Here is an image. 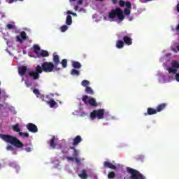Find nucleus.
Listing matches in <instances>:
<instances>
[{"label":"nucleus","instance_id":"37","mask_svg":"<svg viewBox=\"0 0 179 179\" xmlns=\"http://www.w3.org/2000/svg\"><path fill=\"white\" fill-rule=\"evenodd\" d=\"M124 15H126L127 16L131 15V10H129V8H125Z\"/></svg>","mask_w":179,"mask_h":179},{"label":"nucleus","instance_id":"53","mask_svg":"<svg viewBox=\"0 0 179 179\" xmlns=\"http://www.w3.org/2000/svg\"><path fill=\"white\" fill-rule=\"evenodd\" d=\"M62 153H64V154L68 153V150H66V151H65V150H62Z\"/></svg>","mask_w":179,"mask_h":179},{"label":"nucleus","instance_id":"20","mask_svg":"<svg viewBox=\"0 0 179 179\" xmlns=\"http://www.w3.org/2000/svg\"><path fill=\"white\" fill-rule=\"evenodd\" d=\"M50 148H52V149H55V148H57V143H55V136H53L50 139Z\"/></svg>","mask_w":179,"mask_h":179},{"label":"nucleus","instance_id":"18","mask_svg":"<svg viewBox=\"0 0 179 179\" xmlns=\"http://www.w3.org/2000/svg\"><path fill=\"white\" fill-rule=\"evenodd\" d=\"M72 66L74 67L75 69H80L82 68V64L79 62H72Z\"/></svg>","mask_w":179,"mask_h":179},{"label":"nucleus","instance_id":"43","mask_svg":"<svg viewBox=\"0 0 179 179\" xmlns=\"http://www.w3.org/2000/svg\"><path fill=\"white\" fill-rule=\"evenodd\" d=\"M75 162L77 163V164H80V159L78 157L74 158Z\"/></svg>","mask_w":179,"mask_h":179},{"label":"nucleus","instance_id":"23","mask_svg":"<svg viewBox=\"0 0 179 179\" xmlns=\"http://www.w3.org/2000/svg\"><path fill=\"white\" fill-rule=\"evenodd\" d=\"M35 72L38 73V75H40V73H43V72H44V71L43 70V64L41 65V66L40 65L36 66Z\"/></svg>","mask_w":179,"mask_h":179},{"label":"nucleus","instance_id":"41","mask_svg":"<svg viewBox=\"0 0 179 179\" xmlns=\"http://www.w3.org/2000/svg\"><path fill=\"white\" fill-rule=\"evenodd\" d=\"M67 15H73V16H78V15L76 14V13H73L71 10H68L67 11Z\"/></svg>","mask_w":179,"mask_h":179},{"label":"nucleus","instance_id":"13","mask_svg":"<svg viewBox=\"0 0 179 179\" xmlns=\"http://www.w3.org/2000/svg\"><path fill=\"white\" fill-rule=\"evenodd\" d=\"M154 114H157V109L153 108H148L147 113H144V115H154Z\"/></svg>","mask_w":179,"mask_h":179},{"label":"nucleus","instance_id":"16","mask_svg":"<svg viewBox=\"0 0 179 179\" xmlns=\"http://www.w3.org/2000/svg\"><path fill=\"white\" fill-rule=\"evenodd\" d=\"M167 107V103H160L157 106L156 110L157 113H160L161 111H163Z\"/></svg>","mask_w":179,"mask_h":179},{"label":"nucleus","instance_id":"9","mask_svg":"<svg viewBox=\"0 0 179 179\" xmlns=\"http://www.w3.org/2000/svg\"><path fill=\"white\" fill-rule=\"evenodd\" d=\"M53 65L55 67V71H59L61 69L58 68V64H61V62H59V56L58 55H53Z\"/></svg>","mask_w":179,"mask_h":179},{"label":"nucleus","instance_id":"24","mask_svg":"<svg viewBox=\"0 0 179 179\" xmlns=\"http://www.w3.org/2000/svg\"><path fill=\"white\" fill-rule=\"evenodd\" d=\"M70 149L73 150V157L76 158L78 157V156H79V152L78 151V150H76L75 147H70Z\"/></svg>","mask_w":179,"mask_h":179},{"label":"nucleus","instance_id":"38","mask_svg":"<svg viewBox=\"0 0 179 179\" xmlns=\"http://www.w3.org/2000/svg\"><path fill=\"white\" fill-rule=\"evenodd\" d=\"M33 93H34V94H36V96L37 97H38V96H40V91H38V90H37V89H34Z\"/></svg>","mask_w":179,"mask_h":179},{"label":"nucleus","instance_id":"22","mask_svg":"<svg viewBox=\"0 0 179 179\" xmlns=\"http://www.w3.org/2000/svg\"><path fill=\"white\" fill-rule=\"evenodd\" d=\"M66 24L67 26H71V24H72V16L69 14L66 16Z\"/></svg>","mask_w":179,"mask_h":179},{"label":"nucleus","instance_id":"17","mask_svg":"<svg viewBox=\"0 0 179 179\" xmlns=\"http://www.w3.org/2000/svg\"><path fill=\"white\" fill-rule=\"evenodd\" d=\"M46 103L50 106V108H54L57 106V102L54 99L46 101Z\"/></svg>","mask_w":179,"mask_h":179},{"label":"nucleus","instance_id":"49","mask_svg":"<svg viewBox=\"0 0 179 179\" xmlns=\"http://www.w3.org/2000/svg\"><path fill=\"white\" fill-rule=\"evenodd\" d=\"M25 150H26V152H31V148H25Z\"/></svg>","mask_w":179,"mask_h":179},{"label":"nucleus","instance_id":"8","mask_svg":"<svg viewBox=\"0 0 179 179\" xmlns=\"http://www.w3.org/2000/svg\"><path fill=\"white\" fill-rule=\"evenodd\" d=\"M27 39V34L24 31H22L20 33V36H16V41H17L18 43H23V41Z\"/></svg>","mask_w":179,"mask_h":179},{"label":"nucleus","instance_id":"39","mask_svg":"<svg viewBox=\"0 0 179 179\" xmlns=\"http://www.w3.org/2000/svg\"><path fill=\"white\" fill-rule=\"evenodd\" d=\"M126 8H128V9L132 8V4H131V2L127 1L125 3Z\"/></svg>","mask_w":179,"mask_h":179},{"label":"nucleus","instance_id":"48","mask_svg":"<svg viewBox=\"0 0 179 179\" xmlns=\"http://www.w3.org/2000/svg\"><path fill=\"white\" fill-rule=\"evenodd\" d=\"M82 3H83V0H79V1L77 2V5H82Z\"/></svg>","mask_w":179,"mask_h":179},{"label":"nucleus","instance_id":"36","mask_svg":"<svg viewBox=\"0 0 179 179\" xmlns=\"http://www.w3.org/2000/svg\"><path fill=\"white\" fill-rule=\"evenodd\" d=\"M60 30L62 33H65L68 30V26L67 25H63L60 27Z\"/></svg>","mask_w":179,"mask_h":179},{"label":"nucleus","instance_id":"4","mask_svg":"<svg viewBox=\"0 0 179 179\" xmlns=\"http://www.w3.org/2000/svg\"><path fill=\"white\" fill-rule=\"evenodd\" d=\"M104 114H106V110L104 109H98L94 110L90 115L91 120H103L104 118Z\"/></svg>","mask_w":179,"mask_h":179},{"label":"nucleus","instance_id":"60","mask_svg":"<svg viewBox=\"0 0 179 179\" xmlns=\"http://www.w3.org/2000/svg\"><path fill=\"white\" fill-rule=\"evenodd\" d=\"M1 90H0V94H1Z\"/></svg>","mask_w":179,"mask_h":179},{"label":"nucleus","instance_id":"57","mask_svg":"<svg viewBox=\"0 0 179 179\" xmlns=\"http://www.w3.org/2000/svg\"><path fill=\"white\" fill-rule=\"evenodd\" d=\"M76 0H70V2H75Z\"/></svg>","mask_w":179,"mask_h":179},{"label":"nucleus","instance_id":"2","mask_svg":"<svg viewBox=\"0 0 179 179\" xmlns=\"http://www.w3.org/2000/svg\"><path fill=\"white\" fill-rule=\"evenodd\" d=\"M127 171L129 174H130V176L129 177V179H146L145 176L141 173V172H139L138 170L127 167Z\"/></svg>","mask_w":179,"mask_h":179},{"label":"nucleus","instance_id":"31","mask_svg":"<svg viewBox=\"0 0 179 179\" xmlns=\"http://www.w3.org/2000/svg\"><path fill=\"white\" fill-rule=\"evenodd\" d=\"M81 85H82V86H83L84 87L86 88V87H89V85H90V82L87 80H84L82 81Z\"/></svg>","mask_w":179,"mask_h":179},{"label":"nucleus","instance_id":"44","mask_svg":"<svg viewBox=\"0 0 179 179\" xmlns=\"http://www.w3.org/2000/svg\"><path fill=\"white\" fill-rule=\"evenodd\" d=\"M175 79L177 82H179V73L176 74Z\"/></svg>","mask_w":179,"mask_h":179},{"label":"nucleus","instance_id":"14","mask_svg":"<svg viewBox=\"0 0 179 179\" xmlns=\"http://www.w3.org/2000/svg\"><path fill=\"white\" fill-rule=\"evenodd\" d=\"M123 43L127 45H132V38L128 36L123 37Z\"/></svg>","mask_w":179,"mask_h":179},{"label":"nucleus","instance_id":"30","mask_svg":"<svg viewBox=\"0 0 179 179\" xmlns=\"http://www.w3.org/2000/svg\"><path fill=\"white\" fill-rule=\"evenodd\" d=\"M167 71H169V73H173V75H177V69H175L174 67H172V68H169L167 69Z\"/></svg>","mask_w":179,"mask_h":179},{"label":"nucleus","instance_id":"19","mask_svg":"<svg viewBox=\"0 0 179 179\" xmlns=\"http://www.w3.org/2000/svg\"><path fill=\"white\" fill-rule=\"evenodd\" d=\"M124 45H125V43H124V41H120V40L116 41L117 48H119V49L124 48Z\"/></svg>","mask_w":179,"mask_h":179},{"label":"nucleus","instance_id":"42","mask_svg":"<svg viewBox=\"0 0 179 179\" xmlns=\"http://www.w3.org/2000/svg\"><path fill=\"white\" fill-rule=\"evenodd\" d=\"M66 159L69 162H73L75 160V157H67Z\"/></svg>","mask_w":179,"mask_h":179},{"label":"nucleus","instance_id":"1","mask_svg":"<svg viewBox=\"0 0 179 179\" xmlns=\"http://www.w3.org/2000/svg\"><path fill=\"white\" fill-rule=\"evenodd\" d=\"M0 138L4 141V142H6V143H10V145H13L15 148H20L24 146L23 143L13 136H10L9 134H0Z\"/></svg>","mask_w":179,"mask_h":179},{"label":"nucleus","instance_id":"28","mask_svg":"<svg viewBox=\"0 0 179 179\" xmlns=\"http://www.w3.org/2000/svg\"><path fill=\"white\" fill-rule=\"evenodd\" d=\"M13 131L14 132H20V127L19 126V124H16L12 127Z\"/></svg>","mask_w":179,"mask_h":179},{"label":"nucleus","instance_id":"27","mask_svg":"<svg viewBox=\"0 0 179 179\" xmlns=\"http://www.w3.org/2000/svg\"><path fill=\"white\" fill-rule=\"evenodd\" d=\"M71 75L73 76H79L80 75V72L75 69H72L71 71Z\"/></svg>","mask_w":179,"mask_h":179},{"label":"nucleus","instance_id":"29","mask_svg":"<svg viewBox=\"0 0 179 179\" xmlns=\"http://www.w3.org/2000/svg\"><path fill=\"white\" fill-rule=\"evenodd\" d=\"M38 55H40L41 57H49L50 53L47 50H41Z\"/></svg>","mask_w":179,"mask_h":179},{"label":"nucleus","instance_id":"12","mask_svg":"<svg viewBox=\"0 0 179 179\" xmlns=\"http://www.w3.org/2000/svg\"><path fill=\"white\" fill-rule=\"evenodd\" d=\"M27 72V66H22L18 68V73L20 76H24Z\"/></svg>","mask_w":179,"mask_h":179},{"label":"nucleus","instance_id":"40","mask_svg":"<svg viewBox=\"0 0 179 179\" xmlns=\"http://www.w3.org/2000/svg\"><path fill=\"white\" fill-rule=\"evenodd\" d=\"M120 6H121L122 8H124V6H125V1L120 0V1L119 2Z\"/></svg>","mask_w":179,"mask_h":179},{"label":"nucleus","instance_id":"6","mask_svg":"<svg viewBox=\"0 0 179 179\" xmlns=\"http://www.w3.org/2000/svg\"><path fill=\"white\" fill-rule=\"evenodd\" d=\"M82 100L83 103H85L86 106H87V104H90V106H92V107H97V106H99V104L97 103L94 98L89 99V96L87 95L83 96Z\"/></svg>","mask_w":179,"mask_h":179},{"label":"nucleus","instance_id":"7","mask_svg":"<svg viewBox=\"0 0 179 179\" xmlns=\"http://www.w3.org/2000/svg\"><path fill=\"white\" fill-rule=\"evenodd\" d=\"M26 127L29 132H32L33 134L38 132V129L37 128V126L33 123H28Z\"/></svg>","mask_w":179,"mask_h":179},{"label":"nucleus","instance_id":"52","mask_svg":"<svg viewBox=\"0 0 179 179\" xmlns=\"http://www.w3.org/2000/svg\"><path fill=\"white\" fill-rule=\"evenodd\" d=\"M15 0H8V3H13Z\"/></svg>","mask_w":179,"mask_h":179},{"label":"nucleus","instance_id":"21","mask_svg":"<svg viewBox=\"0 0 179 179\" xmlns=\"http://www.w3.org/2000/svg\"><path fill=\"white\" fill-rule=\"evenodd\" d=\"M78 176L81 179H87V173H86V170H83L80 174H78Z\"/></svg>","mask_w":179,"mask_h":179},{"label":"nucleus","instance_id":"45","mask_svg":"<svg viewBox=\"0 0 179 179\" xmlns=\"http://www.w3.org/2000/svg\"><path fill=\"white\" fill-rule=\"evenodd\" d=\"M7 150H13V147H12V145H8Z\"/></svg>","mask_w":179,"mask_h":179},{"label":"nucleus","instance_id":"11","mask_svg":"<svg viewBox=\"0 0 179 179\" xmlns=\"http://www.w3.org/2000/svg\"><path fill=\"white\" fill-rule=\"evenodd\" d=\"M103 167L104 169H111V170H117V166H115V165L113 164L110 162H104Z\"/></svg>","mask_w":179,"mask_h":179},{"label":"nucleus","instance_id":"58","mask_svg":"<svg viewBox=\"0 0 179 179\" xmlns=\"http://www.w3.org/2000/svg\"><path fill=\"white\" fill-rule=\"evenodd\" d=\"M96 1H99L100 2H103L104 0H96Z\"/></svg>","mask_w":179,"mask_h":179},{"label":"nucleus","instance_id":"33","mask_svg":"<svg viewBox=\"0 0 179 179\" xmlns=\"http://www.w3.org/2000/svg\"><path fill=\"white\" fill-rule=\"evenodd\" d=\"M61 64L62 68H66L68 66V60L66 59H62Z\"/></svg>","mask_w":179,"mask_h":179},{"label":"nucleus","instance_id":"15","mask_svg":"<svg viewBox=\"0 0 179 179\" xmlns=\"http://www.w3.org/2000/svg\"><path fill=\"white\" fill-rule=\"evenodd\" d=\"M82 136H76L73 139V146H78V144L82 142Z\"/></svg>","mask_w":179,"mask_h":179},{"label":"nucleus","instance_id":"54","mask_svg":"<svg viewBox=\"0 0 179 179\" xmlns=\"http://www.w3.org/2000/svg\"><path fill=\"white\" fill-rule=\"evenodd\" d=\"M177 11L179 12V3L177 5Z\"/></svg>","mask_w":179,"mask_h":179},{"label":"nucleus","instance_id":"46","mask_svg":"<svg viewBox=\"0 0 179 179\" xmlns=\"http://www.w3.org/2000/svg\"><path fill=\"white\" fill-rule=\"evenodd\" d=\"M25 85L27 87H30V86H31V84L27 81L25 82Z\"/></svg>","mask_w":179,"mask_h":179},{"label":"nucleus","instance_id":"62","mask_svg":"<svg viewBox=\"0 0 179 179\" xmlns=\"http://www.w3.org/2000/svg\"><path fill=\"white\" fill-rule=\"evenodd\" d=\"M0 85H1V83H0Z\"/></svg>","mask_w":179,"mask_h":179},{"label":"nucleus","instance_id":"26","mask_svg":"<svg viewBox=\"0 0 179 179\" xmlns=\"http://www.w3.org/2000/svg\"><path fill=\"white\" fill-rule=\"evenodd\" d=\"M33 48H34V52H35V54H36L37 55H39V54H40V46H38V45H34Z\"/></svg>","mask_w":179,"mask_h":179},{"label":"nucleus","instance_id":"35","mask_svg":"<svg viewBox=\"0 0 179 179\" xmlns=\"http://www.w3.org/2000/svg\"><path fill=\"white\" fill-rule=\"evenodd\" d=\"M16 27V26L15 25V24H7V29H8V30H13V29H15Z\"/></svg>","mask_w":179,"mask_h":179},{"label":"nucleus","instance_id":"47","mask_svg":"<svg viewBox=\"0 0 179 179\" xmlns=\"http://www.w3.org/2000/svg\"><path fill=\"white\" fill-rule=\"evenodd\" d=\"M40 99H41V100H42L43 101H47L46 100L44 99H45V96H44L43 94H42V95L40 96Z\"/></svg>","mask_w":179,"mask_h":179},{"label":"nucleus","instance_id":"5","mask_svg":"<svg viewBox=\"0 0 179 179\" xmlns=\"http://www.w3.org/2000/svg\"><path fill=\"white\" fill-rule=\"evenodd\" d=\"M42 69L43 72H45L46 73H50L51 72H54V69H55V66L52 62H45L42 64Z\"/></svg>","mask_w":179,"mask_h":179},{"label":"nucleus","instance_id":"59","mask_svg":"<svg viewBox=\"0 0 179 179\" xmlns=\"http://www.w3.org/2000/svg\"><path fill=\"white\" fill-rule=\"evenodd\" d=\"M45 97H46V99H48V97H49V96H48V95H46V96H45Z\"/></svg>","mask_w":179,"mask_h":179},{"label":"nucleus","instance_id":"55","mask_svg":"<svg viewBox=\"0 0 179 179\" xmlns=\"http://www.w3.org/2000/svg\"><path fill=\"white\" fill-rule=\"evenodd\" d=\"M78 8H79V7H78V6H76L74 7L75 10H78Z\"/></svg>","mask_w":179,"mask_h":179},{"label":"nucleus","instance_id":"50","mask_svg":"<svg viewBox=\"0 0 179 179\" xmlns=\"http://www.w3.org/2000/svg\"><path fill=\"white\" fill-rule=\"evenodd\" d=\"M24 136L25 137V138H29V134L28 133H24Z\"/></svg>","mask_w":179,"mask_h":179},{"label":"nucleus","instance_id":"61","mask_svg":"<svg viewBox=\"0 0 179 179\" xmlns=\"http://www.w3.org/2000/svg\"><path fill=\"white\" fill-rule=\"evenodd\" d=\"M19 1H22L23 0H19Z\"/></svg>","mask_w":179,"mask_h":179},{"label":"nucleus","instance_id":"56","mask_svg":"<svg viewBox=\"0 0 179 179\" xmlns=\"http://www.w3.org/2000/svg\"><path fill=\"white\" fill-rule=\"evenodd\" d=\"M19 135H20V136H22V135H24V133H22V132H19Z\"/></svg>","mask_w":179,"mask_h":179},{"label":"nucleus","instance_id":"32","mask_svg":"<svg viewBox=\"0 0 179 179\" xmlns=\"http://www.w3.org/2000/svg\"><path fill=\"white\" fill-rule=\"evenodd\" d=\"M171 65L173 68H175V69H179V63L178 61H173Z\"/></svg>","mask_w":179,"mask_h":179},{"label":"nucleus","instance_id":"34","mask_svg":"<svg viewBox=\"0 0 179 179\" xmlns=\"http://www.w3.org/2000/svg\"><path fill=\"white\" fill-rule=\"evenodd\" d=\"M108 178L109 179L115 178V173H114V171H111L108 173Z\"/></svg>","mask_w":179,"mask_h":179},{"label":"nucleus","instance_id":"10","mask_svg":"<svg viewBox=\"0 0 179 179\" xmlns=\"http://www.w3.org/2000/svg\"><path fill=\"white\" fill-rule=\"evenodd\" d=\"M28 75L29 78H32L34 80H37L38 79H40V75H38V73L34 71H29Z\"/></svg>","mask_w":179,"mask_h":179},{"label":"nucleus","instance_id":"51","mask_svg":"<svg viewBox=\"0 0 179 179\" xmlns=\"http://www.w3.org/2000/svg\"><path fill=\"white\" fill-rule=\"evenodd\" d=\"M112 2L114 5H115L118 2V1L117 0H112Z\"/></svg>","mask_w":179,"mask_h":179},{"label":"nucleus","instance_id":"25","mask_svg":"<svg viewBox=\"0 0 179 179\" xmlns=\"http://www.w3.org/2000/svg\"><path fill=\"white\" fill-rule=\"evenodd\" d=\"M85 92L87 93V94H91V95L94 94V92L93 91L92 87L89 86L85 87Z\"/></svg>","mask_w":179,"mask_h":179},{"label":"nucleus","instance_id":"3","mask_svg":"<svg viewBox=\"0 0 179 179\" xmlns=\"http://www.w3.org/2000/svg\"><path fill=\"white\" fill-rule=\"evenodd\" d=\"M109 19H114L115 16L118 17L119 20H122L123 19H125V16H124L122 10L120 8H116L115 9L112 10L109 13Z\"/></svg>","mask_w":179,"mask_h":179}]
</instances>
